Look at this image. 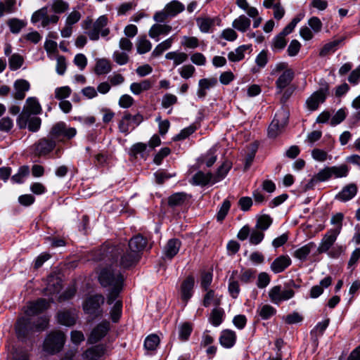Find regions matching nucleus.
I'll return each instance as SVG.
<instances>
[{
    "label": "nucleus",
    "instance_id": "obj_34",
    "mask_svg": "<svg viewBox=\"0 0 360 360\" xmlns=\"http://www.w3.org/2000/svg\"><path fill=\"white\" fill-rule=\"evenodd\" d=\"M62 289L61 281L58 278L51 276L49 278L47 287L44 290V294L50 296L58 294Z\"/></svg>",
    "mask_w": 360,
    "mask_h": 360
},
{
    "label": "nucleus",
    "instance_id": "obj_12",
    "mask_svg": "<svg viewBox=\"0 0 360 360\" xmlns=\"http://www.w3.org/2000/svg\"><path fill=\"white\" fill-rule=\"evenodd\" d=\"M287 124V117L284 113L276 114L268 129V136L274 139L278 136Z\"/></svg>",
    "mask_w": 360,
    "mask_h": 360
},
{
    "label": "nucleus",
    "instance_id": "obj_30",
    "mask_svg": "<svg viewBox=\"0 0 360 360\" xmlns=\"http://www.w3.org/2000/svg\"><path fill=\"white\" fill-rule=\"evenodd\" d=\"M205 291L206 293L203 297L202 305L205 307H208L211 304L214 305L215 307H219L221 302L222 296L218 295L215 293L214 290L211 289Z\"/></svg>",
    "mask_w": 360,
    "mask_h": 360
},
{
    "label": "nucleus",
    "instance_id": "obj_60",
    "mask_svg": "<svg viewBox=\"0 0 360 360\" xmlns=\"http://www.w3.org/2000/svg\"><path fill=\"white\" fill-rule=\"evenodd\" d=\"M264 233L258 229H252L250 234V243L254 245L259 244L264 239Z\"/></svg>",
    "mask_w": 360,
    "mask_h": 360
},
{
    "label": "nucleus",
    "instance_id": "obj_47",
    "mask_svg": "<svg viewBox=\"0 0 360 360\" xmlns=\"http://www.w3.org/2000/svg\"><path fill=\"white\" fill-rule=\"evenodd\" d=\"M231 167V165L229 162H224L218 169L216 174H213L212 184H215L221 179H223L229 172Z\"/></svg>",
    "mask_w": 360,
    "mask_h": 360
},
{
    "label": "nucleus",
    "instance_id": "obj_7",
    "mask_svg": "<svg viewBox=\"0 0 360 360\" xmlns=\"http://www.w3.org/2000/svg\"><path fill=\"white\" fill-rule=\"evenodd\" d=\"M329 95V84L326 82L320 89L314 92L306 101V106L310 111L316 110L321 103L326 101Z\"/></svg>",
    "mask_w": 360,
    "mask_h": 360
},
{
    "label": "nucleus",
    "instance_id": "obj_29",
    "mask_svg": "<svg viewBox=\"0 0 360 360\" xmlns=\"http://www.w3.org/2000/svg\"><path fill=\"white\" fill-rule=\"evenodd\" d=\"M105 352V347L103 345H97L87 349L83 356L87 360H98Z\"/></svg>",
    "mask_w": 360,
    "mask_h": 360
},
{
    "label": "nucleus",
    "instance_id": "obj_35",
    "mask_svg": "<svg viewBox=\"0 0 360 360\" xmlns=\"http://www.w3.org/2000/svg\"><path fill=\"white\" fill-rule=\"evenodd\" d=\"M316 244L314 242H310L302 247L297 249L294 253L293 257L295 258L304 261L307 259L308 255L310 254L311 251L316 248Z\"/></svg>",
    "mask_w": 360,
    "mask_h": 360
},
{
    "label": "nucleus",
    "instance_id": "obj_21",
    "mask_svg": "<svg viewBox=\"0 0 360 360\" xmlns=\"http://www.w3.org/2000/svg\"><path fill=\"white\" fill-rule=\"evenodd\" d=\"M15 92L13 98L16 100H23L25 97V93L30 88V83L25 79H17L13 84Z\"/></svg>",
    "mask_w": 360,
    "mask_h": 360
},
{
    "label": "nucleus",
    "instance_id": "obj_54",
    "mask_svg": "<svg viewBox=\"0 0 360 360\" xmlns=\"http://www.w3.org/2000/svg\"><path fill=\"white\" fill-rule=\"evenodd\" d=\"M160 344V338L157 335H148L144 341V347L148 351H154Z\"/></svg>",
    "mask_w": 360,
    "mask_h": 360
},
{
    "label": "nucleus",
    "instance_id": "obj_45",
    "mask_svg": "<svg viewBox=\"0 0 360 360\" xmlns=\"http://www.w3.org/2000/svg\"><path fill=\"white\" fill-rule=\"evenodd\" d=\"M6 24L13 34H18L26 26V22L24 20L16 18L8 19Z\"/></svg>",
    "mask_w": 360,
    "mask_h": 360
},
{
    "label": "nucleus",
    "instance_id": "obj_15",
    "mask_svg": "<svg viewBox=\"0 0 360 360\" xmlns=\"http://www.w3.org/2000/svg\"><path fill=\"white\" fill-rule=\"evenodd\" d=\"M50 306V302L46 299L39 298L35 302H30L25 310V314L30 317L42 313Z\"/></svg>",
    "mask_w": 360,
    "mask_h": 360
},
{
    "label": "nucleus",
    "instance_id": "obj_2",
    "mask_svg": "<svg viewBox=\"0 0 360 360\" xmlns=\"http://www.w3.org/2000/svg\"><path fill=\"white\" fill-rule=\"evenodd\" d=\"M114 266L115 264L111 262V264L101 271L98 276L101 285L104 288H110L107 298L108 304H112L115 301L122 290L124 284L123 275Z\"/></svg>",
    "mask_w": 360,
    "mask_h": 360
},
{
    "label": "nucleus",
    "instance_id": "obj_38",
    "mask_svg": "<svg viewBox=\"0 0 360 360\" xmlns=\"http://www.w3.org/2000/svg\"><path fill=\"white\" fill-rule=\"evenodd\" d=\"M250 23L251 21L248 17L245 15H241L233 20L232 26L237 30L245 32L249 29Z\"/></svg>",
    "mask_w": 360,
    "mask_h": 360
},
{
    "label": "nucleus",
    "instance_id": "obj_52",
    "mask_svg": "<svg viewBox=\"0 0 360 360\" xmlns=\"http://www.w3.org/2000/svg\"><path fill=\"white\" fill-rule=\"evenodd\" d=\"M330 170L331 176H334L335 178L345 177L348 175L349 167L347 165L342 164L340 166L329 167Z\"/></svg>",
    "mask_w": 360,
    "mask_h": 360
},
{
    "label": "nucleus",
    "instance_id": "obj_19",
    "mask_svg": "<svg viewBox=\"0 0 360 360\" xmlns=\"http://www.w3.org/2000/svg\"><path fill=\"white\" fill-rule=\"evenodd\" d=\"M292 263L288 255H281L276 258L271 264V270L274 274L284 271Z\"/></svg>",
    "mask_w": 360,
    "mask_h": 360
},
{
    "label": "nucleus",
    "instance_id": "obj_58",
    "mask_svg": "<svg viewBox=\"0 0 360 360\" xmlns=\"http://www.w3.org/2000/svg\"><path fill=\"white\" fill-rule=\"evenodd\" d=\"M258 313L259 316L264 319L266 320L270 319L272 316H274L276 310L274 307L269 304H264L259 309H258Z\"/></svg>",
    "mask_w": 360,
    "mask_h": 360
},
{
    "label": "nucleus",
    "instance_id": "obj_8",
    "mask_svg": "<svg viewBox=\"0 0 360 360\" xmlns=\"http://www.w3.org/2000/svg\"><path fill=\"white\" fill-rule=\"evenodd\" d=\"M108 18L105 15L100 16L93 24L92 28L85 33L92 41L99 39L100 34L101 37H105L110 34L109 28L106 27L108 25Z\"/></svg>",
    "mask_w": 360,
    "mask_h": 360
},
{
    "label": "nucleus",
    "instance_id": "obj_62",
    "mask_svg": "<svg viewBox=\"0 0 360 360\" xmlns=\"http://www.w3.org/2000/svg\"><path fill=\"white\" fill-rule=\"evenodd\" d=\"M344 215L341 212H338L331 217L330 223L335 225V227L329 229L330 231H337L338 233L340 234L342 228V221Z\"/></svg>",
    "mask_w": 360,
    "mask_h": 360
},
{
    "label": "nucleus",
    "instance_id": "obj_20",
    "mask_svg": "<svg viewBox=\"0 0 360 360\" xmlns=\"http://www.w3.org/2000/svg\"><path fill=\"white\" fill-rule=\"evenodd\" d=\"M236 338L237 336L235 331L226 329L221 332L219 340L222 347L231 348L236 344Z\"/></svg>",
    "mask_w": 360,
    "mask_h": 360
},
{
    "label": "nucleus",
    "instance_id": "obj_13",
    "mask_svg": "<svg viewBox=\"0 0 360 360\" xmlns=\"http://www.w3.org/2000/svg\"><path fill=\"white\" fill-rule=\"evenodd\" d=\"M191 195L184 193L179 192L171 195L167 200L168 205L172 208H187L191 203Z\"/></svg>",
    "mask_w": 360,
    "mask_h": 360
},
{
    "label": "nucleus",
    "instance_id": "obj_63",
    "mask_svg": "<svg viewBox=\"0 0 360 360\" xmlns=\"http://www.w3.org/2000/svg\"><path fill=\"white\" fill-rule=\"evenodd\" d=\"M47 13H48V7L47 6L42 7L41 8L36 11L35 12H34V13L32 15L31 22L32 23H37L38 22H39L40 20L41 22H44L46 18Z\"/></svg>",
    "mask_w": 360,
    "mask_h": 360
},
{
    "label": "nucleus",
    "instance_id": "obj_26",
    "mask_svg": "<svg viewBox=\"0 0 360 360\" xmlns=\"http://www.w3.org/2000/svg\"><path fill=\"white\" fill-rule=\"evenodd\" d=\"M332 277L330 276H326L323 278L319 285H314L310 291L309 296L311 298L315 299L319 297L323 292V289L327 288L332 284Z\"/></svg>",
    "mask_w": 360,
    "mask_h": 360
},
{
    "label": "nucleus",
    "instance_id": "obj_25",
    "mask_svg": "<svg viewBox=\"0 0 360 360\" xmlns=\"http://www.w3.org/2000/svg\"><path fill=\"white\" fill-rule=\"evenodd\" d=\"M357 193V186L355 184H349L342 189L335 195V199L342 202H346L352 199Z\"/></svg>",
    "mask_w": 360,
    "mask_h": 360
},
{
    "label": "nucleus",
    "instance_id": "obj_5",
    "mask_svg": "<svg viewBox=\"0 0 360 360\" xmlns=\"http://www.w3.org/2000/svg\"><path fill=\"white\" fill-rule=\"evenodd\" d=\"M65 342V335L61 331L50 333L44 342V350L53 354L60 352Z\"/></svg>",
    "mask_w": 360,
    "mask_h": 360
},
{
    "label": "nucleus",
    "instance_id": "obj_28",
    "mask_svg": "<svg viewBox=\"0 0 360 360\" xmlns=\"http://www.w3.org/2000/svg\"><path fill=\"white\" fill-rule=\"evenodd\" d=\"M330 319H326L321 322H319L314 329L311 330L310 334L311 336V340L315 345V347L318 346L319 341L318 339L320 336H322L324 331L327 328L329 325Z\"/></svg>",
    "mask_w": 360,
    "mask_h": 360
},
{
    "label": "nucleus",
    "instance_id": "obj_51",
    "mask_svg": "<svg viewBox=\"0 0 360 360\" xmlns=\"http://www.w3.org/2000/svg\"><path fill=\"white\" fill-rule=\"evenodd\" d=\"M272 221L273 219L269 215L262 214L257 218L256 228L264 232L269 229Z\"/></svg>",
    "mask_w": 360,
    "mask_h": 360
},
{
    "label": "nucleus",
    "instance_id": "obj_18",
    "mask_svg": "<svg viewBox=\"0 0 360 360\" xmlns=\"http://www.w3.org/2000/svg\"><path fill=\"white\" fill-rule=\"evenodd\" d=\"M194 285L195 278L191 275L187 276L181 283L180 288L181 297L185 304H186L193 296Z\"/></svg>",
    "mask_w": 360,
    "mask_h": 360
},
{
    "label": "nucleus",
    "instance_id": "obj_11",
    "mask_svg": "<svg viewBox=\"0 0 360 360\" xmlns=\"http://www.w3.org/2000/svg\"><path fill=\"white\" fill-rule=\"evenodd\" d=\"M56 143L50 135L47 137L40 139L33 146L34 152L37 156H45L49 154L56 147Z\"/></svg>",
    "mask_w": 360,
    "mask_h": 360
},
{
    "label": "nucleus",
    "instance_id": "obj_64",
    "mask_svg": "<svg viewBox=\"0 0 360 360\" xmlns=\"http://www.w3.org/2000/svg\"><path fill=\"white\" fill-rule=\"evenodd\" d=\"M212 282V274L210 272H202L200 278V287L205 291L210 289Z\"/></svg>",
    "mask_w": 360,
    "mask_h": 360
},
{
    "label": "nucleus",
    "instance_id": "obj_36",
    "mask_svg": "<svg viewBox=\"0 0 360 360\" xmlns=\"http://www.w3.org/2000/svg\"><path fill=\"white\" fill-rule=\"evenodd\" d=\"M193 184L200 186H205L209 183L212 184L213 174L210 172L204 173L203 172H198L192 178Z\"/></svg>",
    "mask_w": 360,
    "mask_h": 360
},
{
    "label": "nucleus",
    "instance_id": "obj_16",
    "mask_svg": "<svg viewBox=\"0 0 360 360\" xmlns=\"http://www.w3.org/2000/svg\"><path fill=\"white\" fill-rule=\"evenodd\" d=\"M294 77L295 72L292 69L283 71L276 81V94H281L285 88L290 87Z\"/></svg>",
    "mask_w": 360,
    "mask_h": 360
},
{
    "label": "nucleus",
    "instance_id": "obj_1",
    "mask_svg": "<svg viewBox=\"0 0 360 360\" xmlns=\"http://www.w3.org/2000/svg\"><path fill=\"white\" fill-rule=\"evenodd\" d=\"M146 245V238L138 234L129 240L127 245H102L94 251V259L109 260L115 264V267L129 269L138 264Z\"/></svg>",
    "mask_w": 360,
    "mask_h": 360
},
{
    "label": "nucleus",
    "instance_id": "obj_14",
    "mask_svg": "<svg viewBox=\"0 0 360 360\" xmlns=\"http://www.w3.org/2000/svg\"><path fill=\"white\" fill-rule=\"evenodd\" d=\"M110 322L102 321L98 324L91 331L89 338L88 342L89 344H95L103 338L110 330Z\"/></svg>",
    "mask_w": 360,
    "mask_h": 360
},
{
    "label": "nucleus",
    "instance_id": "obj_48",
    "mask_svg": "<svg viewBox=\"0 0 360 360\" xmlns=\"http://www.w3.org/2000/svg\"><path fill=\"white\" fill-rule=\"evenodd\" d=\"M193 330L192 325L188 322L181 323L179 326V338L181 341L188 340Z\"/></svg>",
    "mask_w": 360,
    "mask_h": 360
},
{
    "label": "nucleus",
    "instance_id": "obj_9",
    "mask_svg": "<svg viewBox=\"0 0 360 360\" xmlns=\"http://www.w3.org/2000/svg\"><path fill=\"white\" fill-rule=\"evenodd\" d=\"M143 121V117L141 114L137 113L134 115H131L129 112L125 111L122 119L118 123V128L121 133L125 135L129 133V129L131 127L134 129Z\"/></svg>",
    "mask_w": 360,
    "mask_h": 360
},
{
    "label": "nucleus",
    "instance_id": "obj_43",
    "mask_svg": "<svg viewBox=\"0 0 360 360\" xmlns=\"http://www.w3.org/2000/svg\"><path fill=\"white\" fill-rule=\"evenodd\" d=\"M174 41L173 37L168 38L164 41L160 43L154 49L153 52L151 53V56L153 58H157L162 54V53L169 49Z\"/></svg>",
    "mask_w": 360,
    "mask_h": 360
},
{
    "label": "nucleus",
    "instance_id": "obj_33",
    "mask_svg": "<svg viewBox=\"0 0 360 360\" xmlns=\"http://www.w3.org/2000/svg\"><path fill=\"white\" fill-rule=\"evenodd\" d=\"M215 152V149L211 148L205 154L202 155L198 160L199 166L201 167L205 165L207 167H212L217 160Z\"/></svg>",
    "mask_w": 360,
    "mask_h": 360
},
{
    "label": "nucleus",
    "instance_id": "obj_59",
    "mask_svg": "<svg viewBox=\"0 0 360 360\" xmlns=\"http://www.w3.org/2000/svg\"><path fill=\"white\" fill-rule=\"evenodd\" d=\"M281 290V285H275L270 289L269 297L273 303L278 304L282 302Z\"/></svg>",
    "mask_w": 360,
    "mask_h": 360
},
{
    "label": "nucleus",
    "instance_id": "obj_32",
    "mask_svg": "<svg viewBox=\"0 0 360 360\" xmlns=\"http://www.w3.org/2000/svg\"><path fill=\"white\" fill-rule=\"evenodd\" d=\"M251 44L241 45L236 48L233 51L228 53V58L231 62H238L245 58V52L251 50Z\"/></svg>",
    "mask_w": 360,
    "mask_h": 360
},
{
    "label": "nucleus",
    "instance_id": "obj_23",
    "mask_svg": "<svg viewBox=\"0 0 360 360\" xmlns=\"http://www.w3.org/2000/svg\"><path fill=\"white\" fill-rule=\"evenodd\" d=\"M77 314L74 311L63 310L57 314V320L60 324L72 326L75 324L77 320Z\"/></svg>",
    "mask_w": 360,
    "mask_h": 360
},
{
    "label": "nucleus",
    "instance_id": "obj_61",
    "mask_svg": "<svg viewBox=\"0 0 360 360\" xmlns=\"http://www.w3.org/2000/svg\"><path fill=\"white\" fill-rule=\"evenodd\" d=\"M255 273L256 271L251 269H243L240 272L239 279L243 283H249L254 280Z\"/></svg>",
    "mask_w": 360,
    "mask_h": 360
},
{
    "label": "nucleus",
    "instance_id": "obj_55",
    "mask_svg": "<svg viewBox=\"0 0 360 360\" xmlns=\"http://www.w3.org/2000/svg\"><path fill=\"white\" fill-rule=\"evenodd\" d=\"M24 58L19 53H13L9 58L8 64L11 70L19 69L23 64Z\"/></svg>",
    "mask_w": 360,
    "mask_h": 360
},
{
    "label": "nucleus",
    "instance_id": "obj_40",
    "mask_svg": "<svg viewBox=\"0 0 360 360\" xmlns=\"http://www.w3.org/2000/svg\"><path fill=\"white\" fill-rule=\"evenodd\" d=\"M151 87V82L149 79H144L141 82L132 83L130 85V90L134 94L139 95L143 91L149 90Z\"/></svg>",
    "mask_w": 360,
    "mask_h": 360
},
{
    "label": "nucleus",
    "instance_id": "obj_46",
    "mask_svg": "<svg viewBox=\"0 0 360 360\" xmlns=\"http://www.w3.org/2000/svg\"><path fill=\"white\" fill-rule=\"evenodd\" d=\"M224 316V309L219 307H215L210 314V321L214 326H219L223 321Z\"/></svg>",
    "mask_w": 360,
    "mask_h": 360
},
{
    "label": "nucleus",
    "instance_id": "obj_57",
    "mask_svg": "<svg viewBox=\"0 0 360 360\" xmlns=\"http://www.w3.org/2000/svg\"><path fill=\"white\" fill-rule=\"evenodd\" d=\"M10 360H30V354L27 349H15L11 354Z\"/></svg>",
    "mask_w": 360,
    "mask_h": 360
},
{
    "label": "nucleus",
    "instance_id": "obj_24",
    "mask_svg": "<svg viewBox=\"0 0 360 360\" xmlns=\"http://www.w3.org/2000/svg\"><path fill=\"white\" fill-rule=\"evenodd\" d=\"M181 242L176 238L169 239L164 248V255L169 259H172L179 251Z\"/></svg>",
    "mask_w": 360,
    "mask_h": 360
},
{
    "label": "nucleus",
    "instance_id": "obj_39",
    "mask_svg": "<svg viewBox=\"0 0 360 360\" xmlns=\"http://www.w3.org/2000/svg\"><path fill=\"white\" fill-rule=\"evenodd\" d=\"M30 172V167L28 165H22L19 167L18 172L11 176V180L13 184H22L25 181V179L29 176Z\"/></svg>",
    "mask_w": 360,
    "mask_h": 360
},
{
    "label": "nucleus",
    "instance_id": "obj_42",
    "mask_svg": "<svg viewBox=\"0 0 360 360\" xmlns=\"http://www.w3.org/2000/svg\"><path fill=\"white\" fill-rule=\"evenodd\" d=\"M137 53L139 54H144L151 50L152 44L147 39L145 35L140 36L136 41Z\"/></svg>",
    "mask_w": 360,
    "mask_h": 360
},
{
    "label": "nucleus",
    "instance_id": "obj_56",
    "mask_svg": "<svg viewBox=\"0 0 360 360\" xmlns=\"http://www.w3.org/2000/svg\"><path fill=\"white\" fill-rule=\"evenodd\" d=\"M228 290L230 295L233 298L236 299L240 293V289L239 283L235 280L233 276H231L229 280Z\"/></svg>",
    "mask_w": 360,
    "mask_h": 360
},
{
    "label": "nucleus",
    "instance_id": "obj_4",
    "mask_svg": "<svg viewBox=\"0 0 360 360\" xmlns=\"http://www.w3.org/2000/svg\"><path fill=\"white\" fill-rule=\"evenodd\" d=\"M41 112V105L36 98L30 97L26 100V105L22 111L19 114L17 118V124L20 129L27 127L29 117L33 115L40 114Z\"/></svg>",
    "mask_w": 360,
    "mask_h": 360
},
{
    "label": "nucleus",
    "instance_id": "obj_37",
    "mask_svg": "<svg viewBox=\"0 0 360 360\" xmlns=\"http://www.w3.org/2000/svg\"><path fill=\"white\" fill-rule=\"evenodd\" d=\"M165 8L167 11V14H169L170 18H173L178 15L179 13L183 12L185 9L184 5L177 1V0H173L168 3Z\"/></svg>",
    "mask_w": 360,
    "mask_h": 360
},
{
    "label": "nucleus",
    "instance_id": "obj_53",
    "mask_svg": "<svg viewBox=\"0 0 360 360\" xmlns=\"http://www.w3.org/2000/svg\"><path fill=\"white\" fill-rule=\"evenodd\" d=\"M340 42V40H334L326 44L320 50L319 56L321 57H324L329 55L330 53L335 52Z\"/></svg>",
    "mask_w": 360,
    "mask_h": 360
},
{
    "label": "nucleus",
    "instance_id": "obj_50",
    "mask_svg": "<svg viewBox=\"0 0 360 360\" xmlns=\"http://www.w3.org/2000/svg\"><path fill=\"white\" fill-rule=\"evenodd\" d=\"M69 9V4L63 0H52L51 10L56 14L65 13Z\"/></svg>",
    "mask_w": 360,
    "mask_h": 360
},
{
    "label": "nucleus",
    "instance_id": "obj_41",
    "mask_svg": "<svg viewBox=\"0 0 360 360\" xmlns=\"http://www.w3.org/2000/svg\"><path fill=\"white\" fill-rule=\"evenodd\" d=\"M111 70L112 67L108 60L102 58L96 61L94 69L95 73L96 75H105L110 72Z\"/></svg>",
    "mask_w": 360,
    "mask_h": 360
},
{
    "label": "nucleus",
    "instance_id": "obj_44",
    "mask_svg": "<svg viewBox=\"0 0 360 360\" xmlns=\"http://www.w3.org/2000/svg\"><path fill=\"white\" fill-rule=\"evenodd\" d=\"M16 0H5V2L0 1V18L6 14L13 13L16 11Z\"/></svg>",
    "mask_w": 360,
    "mask_h": 360
},
{
    "label": "nucleus",
    "instance_id": "obj_22",
    "mask_svg": "<svg viewBox=\"0 0 360 360\" xmlns=\"http://www.w3.org/2000/svg\"><path fill=\"white\" fill-rule=\"evenodd\" d=\"M217 79L215 77L201 79L198 82L197 95L200 98H204L207 95V90L215 86Z\"/></svg>",
    "mask_w": 360,
    "mask_h": 360
},
{
    "label": "nucleus",
    "instance_id": "obj_10",
    "mask_svg": "<svg viewBox=\"0 0 360 360\" xmlns=\"http://www.w3.org/2000/svg\"><path fill=\"white\" fill-rule=\"evenodd\" d=\"M103 303L104 297L103 295L98 294L91 295L85 300L83 309L85 313L97 316L101 314L100 307Z\"/></svg>",
    "mask_w": 360,
    "mask_h": 360
},
{
    "label": "nucleus",
    "instance_id": "obj_31",
    "mask_svg": "<svg viewBox=\"0 0 360 360\" xmlns=\"http://www.w3.org/2000/svg\"><path fill=\"white\" fill-rule=\"evenodd\" d=\"M217 18L199 17L196 19L197 25L202 32L207 33L214 26Z\"/></svg>",
    "mask_w": 360,
    "mask_h": 360
},
{
    "label": "nucleus",
    "instance_id": "obj_27",
    "mask_svg": "<svg viewBox=\"0 0 360 360\" xmlns=\"http://www.w3.org/2000/svg\"><path fill=\"white\" fill-rule=\"evenodd\" d=\"M172 30V27L165 24L156 23L154 24L148 32V35L150 38L159 40L160 35H166Z\"/></svg>",
    "mask_w": 360,
    "mask_h": 360
},
{
    "label": "nucleus",
    "instance_id": "obj_6",
    "mask_svg": "<svg viewBox=\"0 0 360 360\" xmlns=\"http://www.w3.org/2000/svg\"><path fill=\"white\" fill-rule=\"evenodd\" d=\"M76 133L75 128L68 127L65 122H59L52 127L49 135L56 143L71 139L76 135Z\"/></svg>",
    "mask_w": 360,
    "mask_h": 360
},
{
    "label": "nucleus",
    "instance_id": "obj_17",
    "mask_svg": "<svg viewBox=\"0 0 360 360\" xmlns=\"http://www.w3.org/2000/svg\"><path fill=\"white\" fill-rule=\"evenodd\" d=\"M339 234L337 231L328 230L323 236L318 248L319 254L328 252L330 248L334 245Z\"/></svg>",
    "mask_w": 360,
    "mask_h": 360
},
{
    "label": "nucleus",
    "instance_id": "obj_3",
    "mask_svg": "<svg viewBox=\"0 0 360 360\" xmlns=\"http://www.w3.org/2000/svg\"><path fill=\"white\" fill-rule=\"evenodd\" d=\"M49 325V319L41 316L34 321L31 317H21L15 323V333L18 338L25 339L34 332L44 330Z\"/></svg>",
    "mask_w": 360,
    "mask_h": 360
},
{
    "label": "nucleus",
    "instance_id": "obj_49",
    "mask_svg": "<svg viewBox=\"0 0 360 360\" xmlns=\"http://www.w3.org/2000/svg\"><path fill=\"white\" fill-rule=\"evenodd\" d=\"M285 37V35L281 34V32L274 37L271 44V48L274 51H281L285 47L287 44Z\"/></svg>",
    "mask_w": 360,
    "mask_h": 360
}]
</instances>
